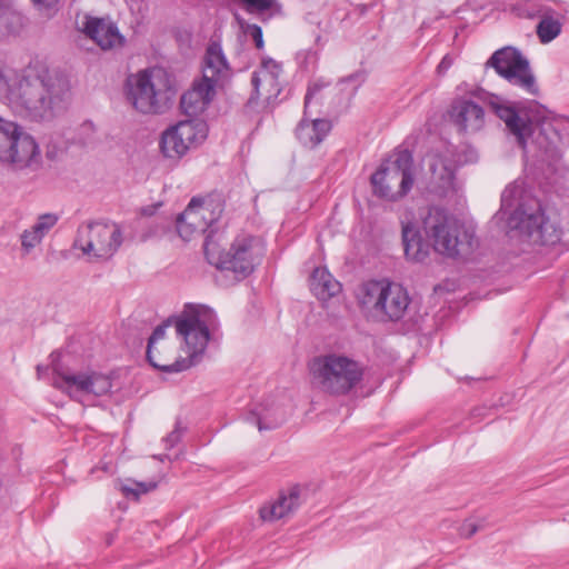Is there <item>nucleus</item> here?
Segmentation results:
<instances>
[{
	"mask_svg": "<svg viewBox=\"0 0 569 569\" xmlns=\"http://www.w3.org/2000/svg\"><path fill=\"white\" fill-rule=\"evenodd\" d=\"M216 313L207 307L186 309L174 320L158 326L149 338L147 358L164 372H180L194 366L203 355Z\"/></svg>",
	"mask_w": 569,
	"mask_h": 569,
	"instance_id": "1",
	"label": "nucleus"
},
{
	"mask_svg": "<svg viewBox=\"0 0 569 569\" xmlns=\"http://www.w3.org/2000/svg\"><path fill=\"white\" fill-rule=\"evenodd\" d=\"M68 83L40 61L21 70L0 66V99L18 114L32 120L50 117L62 108Z\"/></svg>",
	"mask_w": 569,
	"mask_h": 569,
	"instance_id": "2",
	"label": "nucleus"
},
{
	"mask_svg": "<svg viewBox=\"0 0 569 569\" xmlns=\"http://www.w3.org/2000/svg\"><path fill=\"white\" fill-rule=\"evenodd\" d=\"M174 92L171 74L161 67L139 70L128 76L124 83L127 102L143 114L159 113Z\"/></svg>",
	"mask_w": 569,
	"mask_h": 569,
	"instance_id": "3",
	"label": "nucleus"
},
{
	"mask_svg": "<svg viewBox=\"0 0 569 569\" xmlns=\"http://www.w3.org/2000/svg\"><path fill=\"white\" fill-rule=\"evenodd\" d=\"M422 231L435 251L450 258L470 254L476 243L471 228L438 208L423 217Z\"/></svg>",
	"mask_w": 569,
	"mask_h": 569,
	"instance_id": "4",
	"label": "nucleus"
},
{
	"mask_svg": "<svg viewBox=\"0 0 569 569\" xmlns=\"http://www.w3.org/2000/svg\"><path fill=\"white\" fill-rule=\"evenodd\" d=\"M356 297L361 310L368 317L380 321L401 319L410 305L407 289L398 282L386 279L361 283Z\"/></svg>",
	"mask_w": 569,
	"mask_h": 569,
	"instance_id": "5",
	"label": "nucleus"
},
{
	"mask_svg": "<svg viewBox=\"0 0 569 569\" xmlns=\"http://www.w3.org/2000/svg\"><path fill=\"white\" fill-rule=\"evenodd\" d=\"M204 253L211 264L232 272L237 280H241L250 276L260 263L264 247L258 238L240 234L232 241L228 251H220L218 243L208 238L204 242Z\"/></svg>",
	"mask_w": 569,
	"mask_h": 569,
	"instance_id": "6",
	"label": "nucleus"
},
{
	"mask_svg": "<svg viewBox=\"0 0 569 569\" xmlns=\"http://www.w3.org/2000/svg\"><path fill=\"white\" fill-rule=\"evenodd\" d=\"M41 163L36 139L18 123L0 117V164L16 171H36Z\"/></svg>",
	"mask_w": 569,
	"mask_h": 569,
	"instance_id": "7",
	"label": "nucleus"
},
{
	"mask_svg": "<svg viewBox=\"0 0 569 569\" xmlns=\"http://www.w3.org/2000/svg\"><path fill=\"white\" fill-rule=\"evenodd\" d=\"M313 385L329 395H346L355 388L362 377V369L352 359L327 355L317 357L310 363Z\"/></svg>",
	"mask_w": 569,
	"mask_h": 569,
	"instance_id": "8",
	"label": "nucleus"
},
{
	"mask_svg": "<svg viewBox=\"0 0 569 569\" xmlns=\"http://www.w3.org/2000/svg\"><path fill=\"white\" fill-rule=\"evenodd\" d=\"M123 241L121 227L112 221H87L79 226L73 249L90 262L107 261L119 250Z\"/></svg>",
	"mask_w": 569,
	"mask_h": 569,
	"instance_id": "9",
	"label": "nucleus"
},
{
	"mask_svg": "<svg viewBox=\"0 0 569 569\" xmlns=\"http://www.w3.org/2000/svg\"><path fill=\"white\" fill-rule=\"evenodd\" d=\"M413 182V160L406 150L386 160L371 176L373 194L386 201L402 199L411 190Z\"/></svg>",
	"mask_w": 569,
	"mask_h": 569,
	"instance_id": "10",
	"label": "nucleus"
},
{
	"mask_svg": "<svg viewBox=\"0 0 569 569\" xmlns=\"http://www.w3.org/2000/svg\"><path fill=\"white\" fill-rule=\"evenodd\" d=\"M52 386L79 402L93 403L96 399L110 395L113 387L110 375L86 369L64 371L53 367Z\"/></svg>",
	"mask_w": 569,
	"mask_h": 569,
	"instance_id": "11",
	"label": "nucleus"
},
{
	"mask_svg": "<svg viewBox=\"0 0 569 569\" xmlns=\"http://www.w3.org/2000/svg\"><path fill=\"white\" fill-rule=\"evenodd\" d=\"M207 137L208 126L203 120H181L161 133L160 152L167 159L180 160L189 151L201 146Z\"/></svg>",
	"mask_w": 569,
	"mask_h": 569,
	"instance_id": "12",
	"label": "nucleus"
},
{
	"mask_svg": "<svg viewBox=\"0 0 569 569\" xmlns=\"http://www.w3.org/2000/svg\"><path fill=\"white\" fill-rule=\"evenodd\" d=\"M222 211V203L219 199L212 197L193 198L177 219L179 236L186 241L200 236L219 220Z\"/></svg>",
	"mask_w": 569,
	"mask_h": 569,
	"instance_id": "13",
	"label": "nucleus"
},
{
	"mask_svg": "<svg viewBox=\"0 0 569 569\" xmlns=\"http://www.w3.org/2000/svg\"><path fill=\"white\" fill-rule=\"evenodd\" d=\"M425 164L430 172V189L447 196L458 190L456 169L458 164L456 149L452 144L442 142L433 148L425 158Z\"/></svg>",
	"mask_w": 569,
	"mask_h": 569,
	"instance_id": "14",
	"label": "nucleus"
},
{
	"mask_svg": "<svg viewBox=\"0 0 569 569\" xmlns=\"http://www.w3.org/2000/svg\"><path fill=\"white\" fill-rule=\"evenodd\" d=\"M496 72L510 84L530 94H537L538 87L528 60L516 49L503 48L496 51L488 61Z\"/></svg>",
	"mask_w": 569,
	"mask_h": 569,
	"instance_id": "15",
	"label": "nucleus"
},
{
	"mask_svg": "<svg viewBox=\"0 0 569 569\" xmlns=\"http://www.w3.org/2000/svg\"><path fill=\"white\" fill-rule=\"evenodd\" d=\"M509 223L533 244H555L560 240V230L540 209L531 213L516 210Z\"/></svg>",
	"mask_w": 569,
	"mask_h": 569,
	"instance_id": "16",
	"label": "nucleus"
},
{
	"mask_svg": "<svg viewBox=\"0 0 569 569\" xmlns=\"http://www.w3.org/2000/svg\"><path fill=\"white\" fill-rule=\"evenodd\" d=\"M80 31L93 40L102 50L121 48L124 37L118 27L109 19L84 16L78 22Z\"/></svg>",
	"mask_w": 569,
	"mask_h": 569,
	"instance_id": "17",
	"label": "nucleus"
},
{
	"mask_svg": "<svg viewBox=\"0 0 569 569\" xmlns=\"http://www.w3.org/2000/svg\"><path fill=\"white\" fill-rule=\"evenodd\" d=\"M516 14L523 19L539 18L536 32L541 43L547 44L555 40L562 30V23L556 12L536 2L526 3L516 9Z\"/></svg>",
	"mask_w": 569,
	"mask_h": 569,
	"instance_id": "18",
	"label": "nucleus"
},
{
	"mask_svg": "<svg viewBox=\"0 0 569 569\" xmlns=\"http://www.w3.org/2000/svg\"><path fill=\"white\" fill-rule=\"evenodd\" d=\"M320 87L313 83L309 87L305 98V117L299 122L296 136L298 140L308 148H315L327 137L331 130V123L326 119H309L308 109L312 99L319 92Z\"/></svg>",
	"mask_w": 569,
	"mask_h": 569,
	"instance_id": "19",
	"label": "nucleus"
},
{
	"mask_svg": "<svg viewBox=\"0 0 569 569\" xmlns=\"http://www.w3.org/2000/svg\"><path fill=\"white\" fill-rule=\"evenodd\" d=\"M449 117L463 132H477L485 126L483 109L469 99H456L450 107Z\"/></svg>",
	"mask_w": 569,
	"mask_h": 569,
	"instance_id": "20",
	"label": "nucleus"
},
{
	"mask_svg": "<svg viewBox=\"0 0 569 569\" xmlns=\"http://www.w3.org/2000/svg\"><path fill=\"white\" fill-rule=\"evenodd\" d=\"M492 111L506 123L508 130L517 138L519 144L525 147L527 138L531 134L532 123L527 116L513 107L502 102L497 97L489 101Z\"/></svg>",
	"mask_w": 569,
	"mask_h": 569,
	"instance_id": "21",
	"label": "nucleus"
},
{
	"mask_svg": "<svg viewBox=\"0 0 569 569\" xmlns=\"http://www.w3.org/2000/svg\"><path fill=\"white\" fill-rule=\"evenodd\" d=\"M281 67L272 59L262 60L260 67L253 72L251 83L257 98L269 101L280 93L279 76Z\"/></svg>",
	"mask_w": 569,
	"mask_h": 569,
	"instance_id": "22",
	"label": "nucleus"
},
{
	"mask_svg": "<svg viewBox=\"0 0 569 569\" xmlns=\"http://www.w3.org/2000/svg\"><path fill=\"white\" fill-rule=\"evenodd\" d=\"M230 76L231 69L220 44L211 43L203 59L201 79L217 89L222 87Z\"/></svg>",
	"mask_w": 569,
	"mask_h": 569,
	"instance_id": "23",
	"label": "nucleus"
},
{
	"mask_svg": "<svg viewBox=\"0 0 569 569\" xmlns=\"http://www.w3.org/2000/svg\"><path fill=\"white\" fill-rule=\"evenodd\" d=\"M299 487L282 490L279 496L260 508V517L264 521H277L292 515L300 506Z\"/></svg>",
	"mask_w": 569,
	"mask_h": 569,
	"instance_id": "24",
	"label": "nucleus"
},
{
	"mask_svg": "<svg viewBox=\"0 0 569 569\" xmlns=\"http://www.w3.org/2000/svg\"><path fill=\"white\" fill-rule=\"evenodd\" d=\"M216 93V88L204 80L196 81L181 97L180 106L184 114L197 116L202 112Z\"/></svg>",
	"mask_w": 569,
	"mask_h": 569,
	"instance_id": "25",
	"label": "nucleus"
},
{
	"mask_svg": "<svg viewBox=\"0 0 569 569\" xmlns=\"http://www.w3.org/2000/svg\"><path fill=\"white\" fill-rule=\"evenodd\" d=\"M401 224L406 257L413 262L423 261L429 254V244L422 242L412 222L402 220Z\"/></svg>",
	"mask_w": 569,
	"mask_h": 569,
	"instance_id": "26",
	"label": "nucleus"
},
{
	"mask_svg": "<svg viewBox=\"0 0 569 569\" xmlns=\"http://www.w3.org/2000/svg\"><path fill=\"white\" fill-rule=\"evenodd\" d=\"M310 289L321 301H327L337 296L341 284L326 268H316L310 277Z\"/></svg>",
	"mask_w": 569,
	"mask_h": 569,
	"instance_id": "27",
	"label": "nucleus"
},
{
	"mask_svg": "<svg viewBox=\"0 0 569 569\" xmlns=\"http://www.w3.org/2000/svg\"><path fill=\"white\" fill-rule=\"evenodd\" d=\"M240 4L247 12L257 14L262 21L281 13V6L277 0H230Z\"/></svg>",
	"mask_w": 569,
	"mask_h": 569,
	"instance_id": "28",
	"label": "nucleus"
},
{
	"mask_svg": "<svg viewBox=\"0 0 569 569\" xmlns=\"http://www.w3.org/2000/svg\"><path fill=\"white\" fill-rule=\"evenodd\" d=\"M24 27V18L11 3L0 19V36L9 37L19 34Z\"/></svg>",
	"mask_w": 569,
	"mask_h": 569,
	"instance_id": "29",
	"label": "nucleus"
},
{
	"mask_svg": "<svg viewBox=\"0 0 569 569\" xmlns=\"http://www.w3.org/2000/svg\"><path fill=\"white\" fill-rule=\"evenodd\" d=\"M256 416L257 427L260 431L277 428L283 421L282 416L276 409L259 410Z\"/></svg>",
	"mask_w": 569,
	"mask_h": 569,
	"instance_id": "30",
	"label": "nucleus"
},
{
	"mask_svg": "<svg viewBox=\"0 0 569 569\" xmlns=\"http://www.w3.org/2000/svg\"><path fill=\"white\" fill-rule=\"evenodd\" d=\"M59 221V216L56 213H42L37 217L34 222L29 227L34 233H38L41 238L44 237L54 228Z\"/></svg>",
	"mask_w": 569,
	"mask_h": 569,
	"instance_id": "31",
	"label": "nucleus"
},
{
	"mask_svg": "<svg viewBox=\"0 0 569 569\" xmlns=\"http://www.w3.org/2000/svg\"><path fill=\"white\" fill-rule=\"evenodd\" d=\"M19 240L21 257H28L41 244L43 238L34 233L31 228H27L20 233Z\"/></svg>",
	"mask_w": 569,
	"mask_h": 569,
	"instance_id": "32",
	"label": "nucleus"
},
{
	"mask_svg": "<svg viewBox=\"0 0 569 569\" xmlns=\"http://www.w3.org/2000/svg\"><path fill=\"white\" fill-rule=\"evenodd\" d=\"M236 20L246 37H249L256 44V48L261 50L264 47L262 30L259 26L247 22L243 18L236 14Z\"/></svg>",
	"mask_w": 569,
	"mask_h": 569,
	"instance_id": "33",
	"label": "nucleus"
},
{
	"mask_svg": "<svg viewBox=\"0 0 569 569\" xmlns=\"http://www.w3.org/2000/svg\"><path fill=\"white\" fill-rule=\"evenodd\" d=\"M157 483L153 481L149 482H138L133 480H128L124 483L120 485V490L127 497L138 498L140 495L147 493L153 489H156Z\"/></svg>",
	"mask_w": 569,
	"mask_h": 569,
	"instance_id": "34",
	"label": "nucleus"
},
{
	"mask_svg": "<svg viewBox=\"0 0 569 569\" xmlns=\"http://www.w3.org/2000/svg\"><path fill=\"white\" fill-rule=\"evenodd\" d=\"M38 9L46 16L51 17L57 11L59 0H32Z\"/></svg>",
	"mask_w": 569,
	"mask_h": 569,
	"instance_id": "35",
	"label": "nucleus"
},
{
	"mask_svg": "<svg viewBox=\"0 0 569 569\" xmlns=\"http://www.w3.org/2000/svg\"><path fill=\"white\" fill-rule=\"evenodd\" d=\"M478 530L477 526L472 522H465L461 527H460V535L463 536V537H471L473 533H476Z\"/></svg>",
	"mask_w": 569,
	"mask_h": 569,
	"instance_id": "36",
	"label": "nucleus"
},
{
	"mask_svg": "<svg viewBox=\"0 0 569 569\" xmlns=\"http://www.w3.org/2000/svg\"><path fill=\"white\" fill-rule=\"evenodd\" d=\"M181 438V432L178 428H176L167 438L166 442L169 448H172Z\"/></svg>",
	"mask_w": 569,
	"mask_h": 569,
	"instance_id": "37",
	"label": "nucleus"
},
{
	"mask_svg": "<svg viewBox=\"0 0 569 569\" xmlns=\"http://www.w3.org/2000/svg\"><path fill=\"white\" fill-rule=\"evenodd\" d=\"M515 191V188H507L501 196L502 203L505 206H509V199L512 197V193Z\"/></svg>",
	"mask_w": 569,
	"mask_h": 569,
	"instance_id": "38",
	"label": "nucleus"
},
{
	"mask_svg": "<svg viewBox=\"0 0 569 569\" xmlns=\"http://www.w3.org/2000/svg\"><path fill=\"white\" fill-rule=\"evenodd\" d=\"M11 0H0V19L4 14V10L9 8Z\"/></svg>",
	"mask_w": 569,
	"mask_h": 569,
	"instance_id": "39",
	"label": "nucleus"
},
{
	"mask_svg": "<svg viewBox=\"0 0 569 569\" xmlns=\"http://www.w3.org/2000/svg\"><path fill=\"white\" fill-rule=\"evenodd\" d=\"M450 61H448L447 57L442 59V61L439 64V68H447L449 66Z\"/></svg>",
	"mask_w": 569,
	"mask_h": 569,
	"instance_id": "40",
	"label": "nucleus"
},
{
	"mask_svg": "<svg viewBox=\"0 0 569 569\" xmlns=\"http://www.w3.org/2000/svg\"><path fill=\"white\" fill-rule=\"evenodd\" d=\"M37 373H38V378H41L42 373H43V370H42V367L41 366H38L37 367Z\"/></svg>",
	"mask_w": 569,
	"mask_h": 569,
	"instance_id": "41",
	"label": "nucleus"
}]
</instances>
